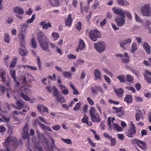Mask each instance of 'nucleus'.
<instances>
[{
	"instance_id": "1",
	"label": "nucleus",
	"mask_w": 151,
	"mask_h": 151,
	"mask_svg": "<svg viewBox=\"0 0 151 151\" xmlns=\"http://www.w3.org/2000/svg\"><path fill=\"white\" fill-rule=\"evenodd\" d=\"M17 144V140L15 138L9 136L6 138L3 145L4 147H8L9 148L10 146H16Z\"/></svg>"
},
{
	"instance_id": "2",
	"label": "nucleus",
	"mask_w": 151,
	"mask_h": 151,
	"mask_svg": "<svg viewBox=\"0 0 151 151\" xmlns=\"http://www.w3.org/2000/svg\"><path fill=\"white\" fill-rule=\"evenodd\" d=\"M89 114L91 117V120L93 122H99L101 121L99 114L96 112L94 107H91L89 111Z\"/></svg>"
},
{
	"instance_id": "3",
	"label": "nucleus",
	"mask_w": 151,
	"mask_h": 151,
	"mask_svg": "<svg viewBox=\"0 0 151 151\" xmlns=\"http://www.w3.org/2000/svg\"><path fill=\"white\" fill-rule=\"evenodd\" d=\"M89 35L91 40L94 41H96L97 39L100 37L101 36L99 31L96 29L91 30L89 32Z\"/></svg>"
},
{
	"instance_id": "4",
	"label": "nucleus",
	"mask_w": 151,
	"mask_h": 151,
	"mask_svg": "<svg viewBox=\"0 0 151 151\" xmlns=\"http://www.w3.org/2000/svg\"><path fill=\"white\" fill-rule=\"evenodd\" d=\"M142 14L145 16H150L151 15V8L149 4H145L141 8Z\"/></svg>"
},
{
	"instance_id": "5",
	"label": "nucleus",
	"mask_w": 151,
	"mask_h": 151,
	"mask_svg": "<svg viewBox=\"0 0 151 151\" xmlns=\"http://www.w3.org/2000/svg\"><path fill=\"white\" fill-rule=\"evenodd\" d=\"M94 46L96 50L99 52L101 53L104 51L105 49L106 45L105 43L102 41L95 43Z\"/></svg>"
},
{
	"instance_id": "6",
	"label": "nucleus",
	"mask_w": 151,
	"mask_h": 151,
	"mask_svg": "<svg viewBox=\"0 0 151 151\" xmlns=\"http://www.w3.org/2000/svg\"><path fill=\"white\" fill-rule=\"evenodd\" d=\"M132 127L130 128L127 132V136L131 138L133 137L136 133V127L132 122Z\"/></svg>"
},
{
	"instance_id": "7",
	"label": "nucleus",
	"mask_w": 151,
	"mask_h": 151,
	"mask_svg": "<svg viewBox=\"0 0 151 151\" xmlns=\"http://www.w3.org/2000/svg\"><path fill=\"white\" fill-rule=\"evenodd\" d=\"M113 12L116 15H118L121 17H125V11L122 8L114 7L112 8Z\"/></svg>"
},
{
	"instance_id": "8",
	"label": "nucleus",
	"mask_w": 151,
	"mask_h": 151,
	"mask_svg": "<svg viewBox=\"0 0 151 151\" xmlns=\"http://www.w3.org/2000/svg\"><path fill=\"white\" fill-rule=\"evenodd\" d=\"M125 17H119L118 16L115 17V20L118 26H122L124 24L125 22Z\"/></svg>"
},
{
	"instance_id": "9",
	"label": "nucleus",
	"mask_w": 151,
	"mask_h": 151,
	"mask_svg": "<svg viewBox=\"0 0 151 151\" xmlns=\"http://www.w3.org/2000/svg\"><path fill=\"white\" fill-rule=\"evenodd\" d=\"M37 36L38 41L39 43L48 39L44 33L41 30L38 32Z\"/></svg>"
},
{
	"instance_id": "10",
	"label": "nucleus",
	"mask_w": 151,
	"mask_h": 151,
	"mask_svg": "<svg viewBox=\"0 0 151 151\" xmlns=\"http://www.w3.org/2000/svg\"><path fill=\"white\" fill-rule=\"evenodd\" d=\"M112 109L115 111V113L119 117L122 116L124 114V111L122 110L123 109V107L122 106L119 107L113 106L112 107Z\"/></svg>"
},
{
	"instance_id": "11",
	"label": "nucleus",
	"mask_w": 151,
	"mask_h": 151,
	"mask_svg": "<svg viewBox=\"0 0 151 151\" xmlns=\"http://www.w3.org/2000/svg\"><path fill=\"white\" fill-rule=\"evenodd\" d=\"M48 42L49 40L47 39L39 43L43 50L47 52L50 51Z\"/></svg>"
},
{
	"instance_id": "12",
	"label": "nucleus",
	"mask_w": 151,
	"mask_h": 151,
	"mask_svg": "<svg viewBox=\"0 0 151 151\" xmlns=\"http://www.w3.org/2000/svg\"><path fill=\"white\" fill-rule=\"evenodd\" d=\"M135 141L137 145L142 149L145 150L147 149V145L145 142L141 141L138 139H135Z\"/></svg>"
},
{
	"instance_id": "13",
	"label": "nucleus",
	"mask_w": 151,
	"mask_h": 151,
	"mask_svg": "<svg viewBox=\"0 0 151 151\" xmlns=\"http://www.w3.org/2000/svg\"><path fill=\"white\" fill-rule=\"evenodd\" d=\"M39 25L42 26V28L45 29H47L48 27H51L52 26L51 23L50 22L47 23L46 21L45 20L39 23Z\"/></svg>"
},
{
	"instance_id": "14",
	"label": "nucleus",
	"mask_w": 151,
	"mask_h": 151,
	"mask_svg": "<svg viewBox=\"0 0 151 151\" xmlns=\"http://www.w3.org/2000/svg\"><path fill=\"white\" fill-rule=\"evenodd\" d=\"M72 16V14H69L68 18L66 19L65 21V25L66 26H68L69 27H70L71 26L72 23L73 21Z\"/></svg>"
},
{
	"instance_id": "15",
	"label": "nucleus",
	"mask_w": 151,
	"mask_h": 151,
	"mask_svg": "<svg viewBox=\"0 0 151 151\" xmlns=\"http://www.w3.org/2000/svg\"><path fill=\"white\" fill-rule=\"evenodd\" d=\"M85 44L84 42L82 39H80L79 43L77 48L76 49V52H79V50H82L85 47Z\"/></svg>"
},
{
	"instance_id": "16",
	"label": "nucleus",
	"mask_w": 151,
	"mask_h": 151,
	"mask_svg": "<svg viewBox=\"0 0 151 151\" xmlns=\"http://www.w3.org/2000/svg\"><path fill=\"white\" fill-rule=\"evenodd\" d=\"M37 122L40 126L41 129L42 130L46 131H47L50 132L52 131V130L50 127L45 125L44 124L40 123L39 121H38Z\"/></svg>"
},
{
	"instance_id": "17",
	"label": "nucleus",
	"mask_w": 151,
	"mask_h": 151,
	"mask_svg": "<svg viewBox=\"0 0 151 151\" xmlns=\"http://www.w3.org/2000/svg\"><path fill=\"white\" fill-rule=\"evenodd\" d=\"M132 41V39L130 38H128L127 40L123 41H121L120 42V46L123 49H125L126 47L124 46L129 43H130Z\"/></svg>"
},
{
	"instance_id": "18",
	"label": "nucleus",
	"mask_w": 151,
	"mask_h": 151,
	"mask_svg": "<svg viewBox=\"0 0 151 151\" xmlns=\"http://www.w3.org/2000/svg\"><path fill=\"white\" fill-rule=\"evenodd\" d=\"M114 91L118 97L121 98L123 96L124 93V91L122 88L116 89Z\"/></svg>"
},
{
	"instance_id": "19",
	"label": "nucleus",
	"mask_w": 151,
	"mask_h": 151,
	"mask_svg": "<svg viewBox=\"0 0 151 151\" xmlns=\"http://www.w3.org/2000/svg\"><path fill=\"white\" fill-rule=\"evenodd\" d=\"M49 3L53 7H58L60 6L59 0H49Z\"/></svg>"
},
{
	"instance_id": "20",
	"label": "nucleus",
	"mask_w": 151,
	"mask_h": 151,
	"mask_svg": "<svg viewBox=\"0 0 151 151\" xmlns=\"http://www.w3.org/2000/svg\"><path fill=\"white\" fill-rule=\"evenodd\" d=\"M138 112L135 114L136 119L137 121H139L140 118L143 119V114L141 110L139 109L138 111Z\"/></svg>"
},
{
	"instance_id": "21",
	"label": "nucleus",
	"mask_w": 151,
	"mask_h": 151,
	"mask_svg": "<svg viewBox=\"0 0 151 151\" xmlns=\"http://www.w3.org/2000/svg\"><path fill=\"white\" fill-rule=\"evenodd\" d=\"M13 11L16 13L18 14H23L24 11L22 9L19 7H17L14 8Z\"/></svg>"
},
{
	"instance_id": "22",
	"label": "nucleus",
	"mask_w": 151,
	"mask_h": 151,
	"mask_svg": "<svg viewBox=\"0 0 151 151\" xmlns=\"http://www.w3.org/2000/svg\"><path fill=\"white\" fill-rule=\"evenodd\" d=\"M19 53L20 55L24 57L27 55L28 52L26 49L20 47L19 49Z\"/></svg>"
},
{
	"instance_id": "23",
	"label": "nucleus",
	"mask_w": 151,
	"mask_h": 151,
	"mask_svg": "<svg viewBox=\"0 0 151 151\" xmlns=\"http://www.w3.org/2000/svg\"><path fill=\"white\" fill-rule=\"evenodd\" d=\"M20 95L23 99L26 101H28L30 100V98L27 95V93L26 92L24 93L23 91H22L20 92Z\"/></svg>"
},
{
	"instance_id": "24",
	"label": "nucleus",
	"mask_w": 151,
	"mask_h": 151,
	"mask_svg": "<svg viewBox=\"0 0 151 151\" xmlns=\"http://www.w3.org/2000/svg\"><path fill=\"white\" fill-rule=\"evenodd\" d=\"M132 97L131 95L127 94L126 95L124 100L128 104L130 103L132 101Z\"/></svg>"
},
{
	"instance_id": "25",
	"label": "nucleus",
	"mask_w": 151,
	"mask_h": 151,
	"mask_svg": "<svg viewBox=\"0 0 151 151\" xmlns=\"http://www.w3.org/2000/svg\"><path fill=\"white\" fill-rule=\"evenodd\" d=\"M17 109H21L23 108L24 106V102L21 100H17Z\"/></svg>"
},
{
	"instance_id": "26",
	"label": "nucleus",
	"mask_w": 151,
	"mask_h": 151,
	"mask_svg": "<svg viewBox=\"0 0 151 151\" xmlns=\"http://www.w3.org/2000/svg\"><path fill=\"white\" fill-rule=\"evenodd\" d=\"M94 74L95 78L96 80L98 79L101 80V73L98 69H96L94 71Z\"/></svg>"
},
{
	"instance_id": "27",
	"label": "nucleus",
	"mask_w": 151,
	"mask_h": 151,
	"mask_svg": "<svg viewBox=\"0 0 151 151\" xmlns=\"http://www.w3.org/2000/svg\"><path fill=\"white\" fill-rule=\"evenodd\" d=\"M118 4L121 6H126L129 5V3L126 0H117Z\"/></svg>"
},
{
	"instance_id": "28",
	"label": "nucleus",
	"mask_w": 151,
	"mask_h": 151,
	"mask_svg": "<svg viewBox=\"0 0 151 151\" xmlns=\"http://www.w3.org/2000/svg\"><path fill=\"white\" fill-rule=\"evenodd\" d=\"M143 47L147 52L149 54L150 52V47L147 42H144Z\"/></svg>"
},
{
	"instance_id": "29",
	"label": "nucleus",
	"mask_w": 151,
	"mask_h": 151,
	"mask_svg": "<svg viewBox=\"0 0 151 151\" xmlns=\"http://www.w3.org/2000/svg\"><path fill=\"white\" fill-rule=\"evenodd\" d=\"M60 88L62 91V93L63 94L66 95L68 93V90L65 86L60 85Z\"/></svg>"
},
{
	"instance_id": "30",
	"label": "nucleus",
	"mask_w": 151,
	"mask_h": 151,
	"mask_svg": "<svg viewBox=\"0 0 151 151\" xmlns=\"http://www.w3.org/2000/svg\"><path fill=\"white\" fill-rule=\"evenodd\" d=\"M117 78L120 82L124 83L126 81V78L124 75H120L117 76Z\"/></svg>"
},
{
	"instance_id": "31",
	"label": "nucleus",
	"mask_w": 151,
	"mask_h": 151,
	"mask_svg": "<svg viewBox=\"0 0 151 151\" xmlns=\"http://www.w3.org/2000/svg\"><path fill=\"white\" fill-rule=\"evenodd\" d=\"M56 98L58 101L61 103H65V99L64 98L63 96L62 95L58 94V95L56 96Z\"/></svg>"
},
{
	"instance_id": "32",
	"label": "nucleus",
	"mask_w": 151,
	"mask_h": 151,
	"mask_svg": "<svg viewBox=\"0 0 151 151\" xmlns=\"http://www.w3.org/2000/svg\"><path fill=\"white\" fill-rule=\"evenodd\" d=\"M63 76L65 78H68L71 79L72 78L71 74L68 71H63Z\"/></svg>"
},
{
	"instance_id": "33",
	"label": "nucleus",
	"mask_w": 151,
	"mask_h": 151,
	"mask_svg": "<svg viewBox=\"0 0 151 151\" xmlns=\"http://www.w3.org/2000/svg\"><path fill=\"white\" fill-rule=\"evenodd\" d=\"M9 72L11 77L13 79L14 82H16V78L15 76V70H10Z\"/></svg>"
},
{
	"instance_id": "34",
	"label": "nucleus",
	"mask_w": 151,
	"mask_h": 151,
	"mask_svg": "<svg viewBox=\"0 0 151 151\" xmlns=\"http://www.w3.org/2000/svg\"><path fill=\"white\" fill-rule=\"evenodd\" d=\"M35 149L38 151H45L42 149L39 143L37 142H35Z\"/></svg>"
},
{
	"instance_id": "35",
	"label": "nucleus",
	"mask_w": 151,
	"mask_h": 151,
	"mask_svg": "<svg viewBox=\"0 0 151 151\" xmlns=\"http://www.w3.org/2000/svg\"><path fill=\"white\" fill-rule=\"evenodd\" d=\"M99 86H95L94 87H91V88L92 92L94 93H97L98 92Z\"/></svg>"
},
{
	"instance_id": "36",
	"label": "nucleus",
	"mask_w": 151,
	"mask_h": 151,
	"mask_svg": "<svg viewBox=\"0 0 151 151\" xmlns=\"http://www.w3.org/2000/svg\"><path fill=\"white\" fill-rule=\"evenodd\" d=\"M113 129L114 130H116L118 131H121L122 130V128L116 123L113 124Z\"/></svg>"
},
{
	"instance_id": "37",
	"label": "nucleus",
	"mask_w": 151,
	"mask_h": 151,
	"mask_svg": "<svg viewBox=\"0 0 151 151\" xmlns=\"http://www.w3.org/2000/svg\"><path fill=\"white\" fill-rule=\"evenodd\" d=\"M17 60V58H13L12 62H11L10 65V68H13L15 67Z\"/></svg>"
},
{
	"instance_id": "38",
	"label": "nucleus",
	"mask_w": 151,
	"mask_h": 151,
	"mask_svg": "<svg viewBox=\"0 0 151 151\" xmlns=\"http://www.w3.org/2000/svg\"><path fill=\"white\" fill-rule=\"evenodd\" d=\"M53 91H52V95L53 96H57L58 95L59 93L58 91V89L56 88L55 86L53 87Z\"/></svg>"
},
{
	"instance_id": "39",
	"label": "nucleus",
	"mask_w": 151,
	"mask_h": 151,
	"mask_svg": "<svg viewBox=\"0 0 151 151\" xmlns=\"http://www.w3.org/2000/svg\"><path fill=\"white\" fill-rule=\"evenodd\" d=\"M137 49V45L136 43L134 42L132 46L131 47V52H134Z\"/></svg>"
},
{
	"instance_id": "40",
	"label": "nucleus",
	"mask_w": 151,
	"mask_h": 151,
	"mask_svg": "<svg viewBox=\"0 0 151 151\" xmlns=\"http://www.w3.org/2000/svg\"><path fill=\"white\" fill-rule=\"evenodd\" d=\"M52 36L54 40H57L59 37V35L56 32H53L52 34Z\"/></svg>"
},
{
	"instance_id": "41",
	"label": "nucleus",
	"mask_w": 151,
	"mask_h": 151,
	"mask_svg": "<svg viewBox=\"0 0 151 151\" xmlns=\"http://www.w3.org/2000/svg\"><path fill=\"white\" fill-rule=\"evenodd\" d=\"M18 36L20 41H25V36L22 33H19L18 35Z\"/></svg>"
},
{
	"instance_id": "42",
	"label": "nucleus",
	"mask_w": 151,
	"mask_h": 151,
	"mask_svg": "<svg viewBox=\"0 0 151 151\" xmlns=\"http://www.w3.org/2000/svg\"><path fill=\"white\" fill-rule=\"evenodd\" d=\"M4 35V41L7 43H9L10 41V39L9 35L7 34H5Z\"/></svg>"
},
{
	"instance_id": "43",
	"label": "nucleus",
	"mask_w": 151,
	"mask_h": 151,
	"mask_svg": "<svg viewBox=\"0 0 151 151\" xmlns=\"http://www.w3.org/2000/svg\"><path fill=\"white\" fill-rule=\"evenodd\" d=\"M88 117L87 116L86 114L84 115L83 117L81 119V122L83 123H86L87 121L88 120Z\"/></svg>"
},
{
	"instance_id": "44",
	"label": "nucleus",
	"mask_w": 151,
	"mask_h": 151,
	"mask_svg": "<svg viewBox=\"0 0 151 151\" xmlns=\"http://www.w3.org/2000/svg\"><path fill=\"white\" fill-rule=\"evenodd\" d=\"M32 46L34 49H36L37 48V43L36 40L34 38L31 39Z\"/></svg>"
},
{
	"instance_id": "45",
	"label": "nucleus",
	"mask_w": 151,
	"mask_h": 151,
	"mask_svg": "<svg viewBox=\"0 0 151 151\" xmlns=\"http://www.w3.org/2000/svg\"><path fill=\"white\" fill-rule=\"evenodd\" d=\"M87 140L89 144L93 147H94L96 146V144L93 143L90 138H88Z\"/></svg>"
},
{
	"instance_id": "46",
	"label": "nucleus",
	"mask_w": 151,
	"mask_h": 151,
	"mask_svg": "<svg viewBox=\"0 0 151 151\" xmlns=\"http://www.w3.org/2000/svg\"><path fill=\"white\" fill-rule=\"evenodd\" d=\"M36 16L35 14H33L32 16V17L31 19L28 20L27 21V23L28 24H30L32 23L35 18V17Z\"/></svg>"
},
{
	"instance_id": "47",
	"label": "nucleus",
	"mask_w": 151,
	"mask_h": 151,
	"mask_svg": "<svg viewBox=\"0 0 151 151\" xmlns=\"http://www.w3.org/2000/svg\"><path fill=\"white\" fill-rule=\"evenodd\" d=\"M2 82L3 83H4L6 86H9V81H8L6 80V77H5L4 78H1Z\"/></svg>"
},
{
	"instance_id": "48",
	"label": "nucleus",
	"mask_w": 151,
	"mask_h": 151,
	"mask_svg": "<svg viewBox=\"0 0 151 151\" xmlns=\"http://www.w3.org/2000/svg\"><path fill=\"white\" fill-rule=\"evenodd\" d=\"M6 88L4 86L0 85V93L1 94H4Z\"/></svg>"
},
{
	"instance_id": "49",
	"label": "nucleus",
	"mask_w": 151,
	"mask_h": 151,
	"mask_svg": "<svg viewBox=\"0 0 151 151\" xmlns=\"http://www.w3.org/2000/svg\"><path fill=\"white\" fill-rule=\"evenodd\" d=\"M61 139L64 142L68 144H71L72 143L71 140L69 139H64L63 138H61Z\"/></svg>"
},
{
	"instance_id": "50",
	"label": "nucleus",
	"mask_w": 151,
	"mask_h": 151,
	"mask_svg": "<svg viewBox=\"0 0 151 151\" xmlns=\"http://www.w3.org/2000/svg\"><path fill=\"white\" fill-rule=\"evenodd\" d=\"M126 15L127 17L129 19H131L132 17V16L131 13L128 11H125V15Z\"/></svg>"
},
{
	"instance_id": "51",
	"label": "nucleus",
	"mask_w": 151,
	"mask_h": 151,
	"mask_svg": "<svg viewBox=\"0 0 151 151\" xmlns=\"http://www.w3.org/2000/svg\"><path fill=\"white\" fill-rule=\"evenodd\" d=\"M133 78L131 75H127V82L129 83H132L133 81Z\"/></svg>"
},
{
	"instance_id": "52",
	"label": "nucleus",
	"mask_w": 151,
	"mask_h": 151,
	"mask_svg": "<svg viewBox=\"0 0 151 151\" xmlns=\"http://www.w3.org/2000/svg\"><path fill=\"white\" fill-rule=\"evenodd\" d=\"M76 56L71 53L67 55V58L69 60L76 59Z\"/></svg>"
},
{
	"instance_id": "53",
	"label": "nucleus",
	"mask_w": 151,
	"mask_h": 151,
	"mask_svg": "<svg viewBox=\"0 0 151 151\" xmlns=\"http://www.w3.org/2000/svg\"><path fill=\"white\" fill-rule=\"evenodd\" d=\"M52 129L55 131H58L61 128L60 126L59 125H54L52 126Z\"/></svg>"
},
{
	"instance_id": "54",
	"label": "nucleus",
	"mask_w": 151,
	"mask_h": 151,
	"mask_svg": "<svg viewBox=\"0 0 151 151\" xmlns=\"http://www.w3.org/2000/svg\"><path fill=\"white\" fill-rule=\"evenodd\" d=\"M81 106V103L80 102L77 103L76 106L73 108L74 111L79 110Z\"/></svg>"
},
{
	"instance_id": "55",
	"label": "nucleus",
	"mask_w": 151,
	"mask_h": 151,
	"mask_svg": "<svg viewBox=\"0 0 151 151\" xmlns=\"http://www.w3.org/2000/svg\"><path fill=\"white\" fill-rule=\"evenodd\" d=\"M29 137V134L28 132H23V137L24 139H27Z\"/></svg>"
},
{
	"instance_id": "56",
	"label": "nucleus",
	"mask_w": 151,
	"mask_h": 151,
	"mask_svg": "<svg viewBox=\"0 0 151 151\" xmlns=\"http://www.w3.org/2000/svg\"><path fill=\"white\" fill-rule=\"evenodd\" d=\"M81 23L80 22H78V24L76 25V28L78 31H80L81 30Z\"/></svg>"
},
{
	"instance_id": "57",
	"label": "nucleus",
	"mask_w": 151,
	"mask_h": 151,
	"mask_svg": "<svg viewBox=\"0 0 151 151\" xmlns=\"http://www.w3.org/2000/svg\"><path fill=\"white\" fill-rule=\"evenodd\" d=\"M23 132H28L29 130L28 125L27 123L25 124L23 128Z\"/></svg>"
},
{
	"instance_id": "58",
	"label": "nucleus",
	"mask_w": 151,
	"mask_h": 151,
	"mask_svg": "<svg viewBox=\"0 0 151 151\" xmlns=\"http://www.w3.org/2000/svg\"><path fill=\"white\" fill-rule=\"evenodd\" d=\"M129 57H127L125 58H122L121 60V61L122 62L125 63H127L129 62Z\"/></svg>"
},
{
	"instance_id": "59",
	"label": "nucleus",
	"mask_w": 151,
	"mask_h": 151,
	"mask_svg": "<svg viewBox=\"0 0 151 151\" xmlns=\"http://www.w3.org/2000/svg\"><path fill=\"white\" fill-rule=\"evenodd\" d=\"M103 69L105 71V73H106L108 75L111 77H112L113 75L111 72L109 71V70L105 68H103Z\"/></svg>"
},
{
	"instance_id": "60",
	"label": "nucleus",
	"mask_w": 151,
	"mask_h": 151,
	"mask_svg": "<svg viewBox=\"0 0 151 151\" xmlns=\"http://www.w3.org/2000/svg\"><path fill=\"white\" fill-rule=\"evenodd\" d=\"M104 77L105 80L107 83L109 84L111 83V80L109 77L105 75L104 76Z\"/></svg>"
},
{
	"instance_id": "61",
	"label": "nucleus",
	"mask_w": 151,
	"mask_h": 151,
	"mask_svg": "<svg viewBox=\"0 0 151 151\" xmlns=\"http://www.w3.org/2000/svg\"><path fill=\"white\" fill-rule=\"evenodd\" d=\"M109 102L110 103H113L115 105H118L119 103V102L118 101H113L111 99H109Z\"/></svg>"
},
{
	"instance_id": "62",
	"label": "nucleus",
	"mask_w": 151,
	"mask_h": 151,
	"mask_svg": "<svg viewBox=\"0 0 151 151\" xmlns=\"http://www.w3.org/2000/svg\"><path fill=\"white\" fill-rule=\"evenodd\" d=\"M87 99L90 104L92 105L94 104V102L90 97H88Z\"/></svg>"
},
{
	"instance_id": "63",
	"label": "nucleus",
	"mask_w": 151,
	"mask_h": 151,
	"mask_svg": "<svg viewBox=\"0 0 151 151\" xmlns=\"http://www.w3.org/2000/svg\"><path fill=\"white\" fill-rule=\"evenodd\" d=\"M145 78L149 83H151V78L148 76H145Z\"/></svg>"
},
{
	"instance_id": "64",
	"label": "nucleus",
	"mask_w": 151,
	"mask_h": 151,
	"mask_svg": "<svg viewBox=\"0 0 151 151\" xmlns=\"http://www.w3.org/2000/svg\"><path fill=\"white\" fill-rule=\"evenodd\" d=\"M46 151H54L52 146H47L45 148Z\"/></svg>"
}]
</instances>
